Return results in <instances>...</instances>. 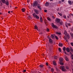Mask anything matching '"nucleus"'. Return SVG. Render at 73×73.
Wrapping results in <instances>:
<instances>
[{"instance_id":"nucleus-17","label":"nucleus","mask_w":73,"mask_h":73,"mask_svg":"<svg viewBox=\"0 0 73 73\" xmlns=\"http://www.w3.org/2000/svg\"><path fill=\"white\" fill-rule=\"evenodd\" d=\"M68 3L69 4H70V5H72V2H71V1H68Z\"/></svg>"},{"instance_id":"nucleus-19","label":"nucleus","mask_w":73,"mask_h":73,"mask_svg":"<svg viewBox=\"0 0 73 73\" xmlns=\"http://www.w3.org/2000/svg\"><path fill=\"white\" fill-rule=\"evenodd\" d=\"M59 46H61V47H62V43H59Z\"/></svg>"},{"instance_id":"nucleus-56","label":"nucleus","mask_w":73,"mask_h":73,"mask_svg":"<svg viewBox=\"0 0 73 73\" xmlns=\"http://www.w3.org/2000/svg\"><path fill=\"white\" fill-rule=\"evenodd\" d=\"M29 18H30V19H32V17H29Z\"/></svg>"},{"instance_id":"nucleus-64","label":"nucleus","mask_w":73,"mask_h":73,"mask_svg":"<svg viewBox=\"0 0 73 73\" xmlns=\"http://www.w3.org/2000/svg\"><path fill=\"white\" fill-rule=\"evenodd\" d=\"M72 10L73 11V9H72Z\"/></svg>"},{"instance_id":"nucleus-33","label":"nucleus","mask_w":73,"mask_h":73,"mask_svg":"<svg viewBox=\"0 0 73 73\" xmlns=\"http://www.w3.org/2000/svg\"><path fill=\"white\" fill-rule=\"evenodd\" d=\"M52 26L53 27H54L55 25H54V23H52Z\"/></svg>"},{"instance_id":"nucleus-1","label":"nucleus","mask_w":73,"mask_h":73,"mask_svg":"<svg viewBox=\"0 0 73 73\" xmlns=\"http://www.w3.org/2000/svg\"><path fill=\"white\" fill-rule=\"evenodd\" d=\"M32 15L34 17H36V19H39L40 18V17H39L37 16V15L35 14V13L33 14Z\"/></svg>"},{"instance_id":"nucleus-40","label":"nucleus","mask_w":73,"mask_h":73,"mask_svg":"<svg viewBox=\"0 0 73 73\" xmlns=\"http://www.w3.org/2000/svg\"><path fill=\"white\" fill-rule=\"evenodd\" d=\"M71 57L72 59L73 60V54L71 56Z\"/></svg>"},{"instance_id":"nucleus-9","label":"nucleus","mask_w":73,"mask_h":73,"mask_svg":"<svg viewBox=\"0 0 73 73\" xmlns=\"http://www.w3.org/2000/svg\"><path fill=\"white\" fill-rule=\"evenodd\" d=\"M37 7L39 9H40V11H41V6H40V5H39L37 6Z\"/></svg>"},{"instance_id":"nucleus-8","label":"nucleus","mask_w":73,"mask_h":73,"mask_svg":"<svg viewBox=\"0 0 73 73\" xmlns=\"http://www.w3.org/2000/svg\"><path fill=\"white\" fill-rule=\"evenodd\" d=\"M49 42L50 44H53V40H52L51 38H49Z\"/></svg>"},{"instance_id":"nucleus-26","label":"nucleus","mask_w":73,"mask_h":73,"mask_svg":"<svg viewBox=\"0 0 73 73\" xmlns=\"http://www.w3.org/2000/svg\"><path fill=\"white\" fill-rule=\"evenodd\" d=\"M67 37L68 39H69L70 38V36L69 35H67Z\"/></svg>"},{"instance_id":"nucleus-42","label":"nucleus","mask_w":73,"mask_h":73,"mask_svg":"<svg viewBox=\"0 0 73 73\" xmlns=\"http://www.w3.org/2000/svg\"><path fill=\"white\" fill-rule=\"evenodd\" d=\"M30 1H31V0H27V1L28 3H29L30 2Z\"/></svg>"},{"instance_id":"nucleus-61","label":"nucleus","mask_w":73,"mask_h":73,"mask_svg":"<svg viewBox=\"0 0 73 73\" xmlns=\"http://www.w3.org/2000/svg\"><path fill=\"white\" fill-rule=\"evenodd\" d=\"M49 68H50V66H49Z\"/></svg>"},{"instance_id":"nucleus-41","label":"nucleus","mask_w":73,"mask_h":73,"mask_svg":"<svg viewBox=\"0 0 73 73\" xmlns=\"http://www.w3.org/2000/svg\"><path fill=\"white\" fill-rule=\"evenodd\" d=\"M46 65H47V66H48V63H47V62L46 63Z\"/></svg>"},{"instance_id":"nucleus-11","label":"nucleus","mask_w":73,"mask_h":73,"mask_svg":"<svg viewBox=\"0 0 73 73\" xmlns=\"http://www.w3.org/2000/svg\"><path fill=\"white\" fill-rule=\"evenodd\" d=\"M59 61L60 62H62L63 61V60H64V59H63V58H60L59 59Z\"/></svg>"},{"instance_id":"nucleus-7","label":"nucleus","mask_w":73,"mask_h":73,"mask_svg":"<svg viewBox=\"0 0 73 73\" xmlns=\"http://www.w3.org/2000/svg\"><path fill=\"white\" fill-rule=\"evenodd\" d=\"M63 49L64 52V53H65L66 54H67L66 52H65V50H66V47H64L63 48Z\"/></svg>"},{"instance_id":"nucleus-51","label":"nucleus","mask_w":73,"mask_h":73,"mask_svg":"<svg viewBox=\"0 0 73 73\" xmlns=\"http://www.w3.org/2000/svg\"><path fill=\"white\" fill-rule=\"evenodd\" d=\"M26 72V70H23V72Z\"/></svg>"},{"instance_id":"nucleus-15","label":"nucleus","mask_w":73,"mask_h":73,"mask_svg":"<svg viewBox=\"0 0 73 73\" xmlns=\"http://www.w3.org/2000/svg\"><path fill=\"white\" fill-rule=\"evenodd\" d=\"M66 51L67 52H69L70 50H69V48H66Z\"/></svg>"},{"instance_id":"nucleus-4","label":"nucleus","mask_w":73,"mask_h":73,"mask_svg":"<svg viewBox=\"0 0 73 73\" xmlns=\"http://www.w3.org/2000/svg\"><path fill=\"white\" fill-rule=\"evenodd\" d=\"M35 13L37 15H38V13H39V12L38 11V10L37 9H35L34 10Z\"/></svg>"},{"instance_id":"nucleus-13","label":"nucleus","mask_w":73,"mask_h":73,"mask_svg":"<svg viewBox=\"0 0 73 73\" xmlns=\"http://www.w3.org/2000/svg\"><path fill=\"white\" fill-rule=\"evenodd\" d=\"M55 35L53 34L51 35V37L52 38H55Z\"/></svg>"},{"instance_id":"nucleus-21","label":"nucleus","mask_w":73,"mask_h":73,"mask_svg":"<svg viewBox=\"0 0 73 73\" xmlns=\"http://www.w3.org/2000/svg\"><path fill=\"white\" fill-rule=\"evenodd\" d=\"M64 35H65L66 36V35H67L68 34L67 33V32H66V31H64Z\"/></svg>"},{"instance_id":"nucleus-36","label":"nucleus","mask_w":73,"mask_h":73,"mask_svg":"<svg viewBox=\"0 0 73 73\" xmlns=\"http://www.w3.org/2000/svg\"><path fill=\"white\" fill-rule=\"evenodd\" d=\"M55 37L56 39V40H58V37H57V36H55Z\"/></svg>"},{"instance_id":"nucleus-58","label":"nucleus","mask_w":73,"mask_h":73,"mask_svg":"<svg viewBox=\"0 0 73 73\" xmlns=\"http://www.w3.org/2000/svg\"><path fill=\"white\" fill-rule=\"evenodd\" d=\"M8 13H10V11H8Z\"/></svg>"},{"instance_id":"nucleus-59","label":"nucleus","mask_w":73,"mask_h":73,"mask_svg":"<svg viewBox=\"0 0 73 73\" xmlns=\"http://www.w3.org/2000/svg\"><path fill=\"white\" fill-rule=\"evenodd\" d=\"M72 30H73V27H72Z\"/></svg>"},{"instance_id":"nucleus-60","label":"nucleus","mask_w":73,"mask_h":73,"mask_svg":"<svg viewBox=\"0 0 73 73\" xmlns=\"http://www.w3.org/2000/svg\"><path fill=\"white\" fill-rule=\"evenodd\" d=\"M71 16H73V14H71Z\"/></svg>"},{"instance_id":"nucleus-46","label":"nucleus","mask_w":73,"mask_h":73,"mask_svg":"<svg viewBox=\"0 0 73 73\" xmlns=\"http://www.w3.org/2000/svg\"><path fill=\"white\" fill-rule=\"evenodd\" d=\"M52 18H53V19H54V16H52Z\"/></svg>"},{"instance_id":"nucleus-50","label":"nucleus","mask_w":73,"mask_h":73,"mask_svg":"<svg viewBox=\"0 0 73 73\" xmlns=\"http://www.w3.org/2000/svg\"><path fill=\"white\" fill-rule=\"evenodd\" d=\"M54 58L55 59H57V57H54Z\"/></svg>"},{"instance_id":"nucleus-25","label":"nucleus","mask_w":73,"mask_h":73,"mask_svg":"<svg viewBox=\"0 0 73 73\" xmlns=\"http://www.w3.org/2000/svg\"><path fill=\"white\" fill-rule=\"evenodd\" d=\"M22 11L23 12H25V9L23 8L22 9Z\"/></svg>"},{"instance_id":"nucleus-39","label":"nucleus","mask_w":73,"mask_h":73,"mask_svg":"<svg viewBox=\"0 0 73 73\" xmlns=\"http://www.w3.org/2000/svg\"><path fill=\"white\" fill-rule=\"evenodd\" d=\"M66 69H69V67L68 66H66Z\"/></svg>"},{"instance_id":"nucleus-22","label":"nucleus","mask_w":73,"mask_h":73,"mask_svg":"<svg viewBox=\"0 0 73 73\" xmlns=\"http://www.w3.org/2000/svg\"><path fill=\"white\" fill-rule=\"evenodd\" d=\"M53 28H55L56 29H57V26H56L55 25L53 27Z\"/></svg>"},{"instance_id":"nucleus-37","label":"nucleus","mask_w":73,"mask_h":73,"mask_svg":"<svg viewBox=\"0 0 73 73\" xmlns=\"http://www.w3.org/2000/svg\"><path fill=\"white\" fill-rule=\"evenodd\" d=\"M70 44L72 45V46H73V42L71 43Z\"/></svg>"},{"instance_id":"nucleus-62","label":"nucleus","mask_w":73,"mask_h":73,"mask_svg":"<svg viewBox=\"0 0 73 73\" xmlns=\"http://www.w3.org/2000/svg\"><path fill=\"white\" fill-rule=\"evenodd\" d=\"M1 12H0V15H1Z\"/></svg>"},{"instance_id":"nucleus-53","label":"nucleus","mask_w":73,"mask_h":73,"mask_svg":"<svg viewBox=\"0 0 73 73\" xmlns=\"http://www.w3.org/2000/svg\"><path fill=\"white\" fill-rule=\"evenodd\" d=\"M0 3H1V5H2V2H1H1H0Z\"/></svg>"},{"instance_id":"nucleus-10","label":"nucleus","mask_w":73,"mask_h":73,"mask_svg":"<svg viewBox=\"0 0 73 73\" xmlns=\"http://www.w3.org/2000/svg\"><path fill=\"white\" fill-rule=\"evenodd\" d=\"M5 4L7 5H9V1H6L5 2Z\"/></svg>"},{"instance_id":"nucleus-32","label":"nucleus","mask_w":73,"mask_h":73,"mask_svg":"<svg viewBox=\"0 0 73 73\" xmlns=\"http://www.w3.org/2000/svg\"><path fill=\"white\" fill-rule=\"evenodd\" d=\"M56 33V34H57V35H61V33H58L57 32Z\"/></svg>"},{"instance_id":"nucleus-44","label":"nucleus","mask_w":73,"mask_h":73,"mask_svg":"<svg viewBox=\"0 0 73 73\" xmlns=\"http://www.w3.org/2000/svg\"><path fill=\"white\" fill-rule=\"evenodd\" d=\"M40 21L41 22H42V19H40Z\"/></svg>"},{"instance_id":"nucleus-16","label":"nucleus","mask_w":73,"mask_h":73,"mask_svg":"<svg viewBox=\"0 0 73 73\" xmlns=\"http://www.w3.org/2000/svg\"><path fill=\"white\" fill-rule=\"evenodd\" d=\"M65 58L66 61H69V59H68V58H67V56H65Z\"/></svg>"},{"instance_id":"nucleus-63","label":"nucleus","mask_w":73,"mask_h":73,"mask_svg":"<svg viewBox=\"0 0 73 73\" xmlns=\"http://www.w3.org/2000/svg\"><path fill=\"white\" fill-rule=\"evenodd\" d=\"M10 8H11V7H12V6H10Z\"/></svg>"},{"instance_id":"nucleus-6","label":"nucleus","mask_w":73,"mask_h":73,"mask_svg":"<svg viewBox=\"0 0 73 73\" xmlns=\"http://www.w3.org/2000/svg\"><path fill=\"white\" fill-rule=\"evenodd\" d=\"M66 26V27H67V28H68V26H70L71 25H70V24L69 23H65Z\"/></svg>"},{"instance_id":"nucleus-12","label":"nucleus","mask_w":73,"mask_h":73,"mask_svg":"<svg viewBox=\"0 0 73 73\" xmlns=\"http://www.w3.org/2000/svg\"><path fill=\"white\" fill-rule=\"evenodd\" d=\"M45 6H46V7H48V6H49V3L48 2H46L45 3Z\"/></svg>"},{"instance_id":"nucleus-45","label":"nucleus","mask_w":73,"mask_h":73,"mask_svg":"<svg viewBox=\"0 0 73 73\" xmlns=\"http://www.w3.org/2000/svg\"><path fill=\"white\" fill-rule=\"evenodd\" d=\"M44 12H47V10H44Z\"/></svg>"},{"instance_id":"nucleus-48","label":"nucleus","mask_w":73,"mask_h":73,"mask_svg":"<svg viewBox=\"0 0 73 73\" xmlns=\"http://www.w3.org/2000/svg\"><path fill=\"white\" fill-rule=\"evenodd\" d=\"M58 14H59V15H60V16H61V14L59 13H58Z\"/></svg>"},{"instance_id":"nucleus-52","label":"nucleus","mask_w":73,"mask_h":73,"mask_svg":"<svg viewBox=\"0 0 73 73\" xmlns=\"http://www.w3.org/2000/svg\"><path fill=\"white\" fill-rule=\"evenodd\" d=\"M42 35V33H40L39 34V35Z\"/></svg>"},{"instance_id":"nucleus-23","label":"nucleus","mask_w":73,"mask_h":73,"mask_svg":"<svg viewBox=\"0 0 73 73\" xmlns=\"http://www.w3.org/2000/svg\"><path fill=\"white\" fill-rule=\"evenodd\" d=\"M70 50L72 52H73V50L72 49V48L71 47H70Z\"/></svg>"},{"instance_id":"nucleus-38","label":"nucleus","mask_w":73,"mask_h":73,"mask_svg":"<svg viewBox=\"0 0 73 73\" xmlns=\"http://www.w3.org/2000/svg\"><path fill=\"white\" fill-rule=\"evenodd\" d=\"M60 25H62V22L61 21V22H60Z\"/></svg>"},{"instance_id":"nucleus-43","label":"nucleus","mask_w":73,"mask_h":73,"mask_svg":"<svg viewBox=\"0 0 73 73\" xmlns=\"http://www.w3.org/2000/svg\"><path fill=\"white\" fill-rule=\"evenodd\" d=\"M63 17L64 18V19H66V17L65 16H63Z\"/></svg>"},{"instance_id":"nucleus-34","label":"nucleus","mask_w":73,"mask_h":73,"mask_svg":"<svg viewBox=\"0 0 73 73\" xmlns=\"http://www.w3.org/2000/svg\"><path fill=\"white\" fill-rule=\"evenodd\" d=\"M59 50L60 52H61V48H59Z\"/></svg>"},{"instance_id":"nucleus-20","label":"nucleus","mask_w":73,"mask_h":73,"mask_svg":"<svg viewBox=\"0 0 73 73\" xmlns=\"http://www.w3.org/2000/svg\"><path fill=\"white\" fill-rule=\"evenodd\" d=\"M52 62L53 65H56V63L55 61H53Z\"/></svg>"},{"instance_id":"nucleus-55","label":"nucleus","mask_w":73,"mask_h":73,"mask_svg":"<svg viewBox=\"0 0 73 73\" xmlns=\"http://www.w3.org/2000/svg\"><path fill=\"white\" fill-rule=\"evenodd\" d=\"M62 2H64V0H62Z\"/></svg>"},{"instance_id":"nucleus-3","label":"nucleus","mask_w":73,"mask_h":73,"mask_svg":"<svg viewBox=\"0 0 73 73\" xmlns=\"http://www.w3.org/2000/svg\"><path fill=\"white\" fill-rule=\"evenodd\" d=\"M38 5V2L37 1H35L33 3V7H36Z\"/></svg>"},{"instance_id":"nucleus-5","label":"nucleus","mask_w":73,"mask_h":73,"mask_svg":"<svg viewBox=\"0 0 73 73\" xmlns=\"http://www.w3.org/2000/svg\"><path fill=\"white\" fill-rule=\"evenodd\" d=\"M56 23H60V19L58 18H57L56 19Z\"/></svg>"},{"instance_id":"nucleus-28","label":"nucleus","mask_w":73,"mask_h":73,"mask_svg":"<svg viewBox=\"0 0 73 73\" xmlns=\"http://www.w3.org/2000/svg\"><path fill=\"white\" fill-rule=\"evenodd\" d=\"M40 68H42L44 66V65H40Z\"/></svg>"},{"instance_id":"nucleus-47","label":"nucleus","mask_w":73,"mask_h":73,"mask_svg":"<svg viewBox=\"0 0 73 73\" xmlns=\"http://www.w3.org/2000/svg\"><path fill=\"white\" fill-rule=\"evenodd\" d=\"M64 39H65V40H67V37H65V38H64Z\"/></svg>"},{"instance_id":"nucleus-54","label":"nucleus","mask_w":73,"mask_h":73,"mask_svg":"<svg viewBox=\"0 0 73 73\" xmlns=\"http://www.w3.org/2000/svg\"><path fill=\"white\" fill-rule=\"evenodd\" d=\"M40 19H42V17H40Z\"/></svg>"},{"instance_id":"nucleus-30","label":"nucleus","mask_w":73,"mask_h":73,"mask_svg":"<svg viewBox=\"0 0 73 73\" xmlns=\"http://www.w3.org/2000/svg\"><path fill=\"white\" fill-rule=\"evenodd\" d=\"M51 72H54V69L53 68H52L51 69Z\"/></svg>"},{"instance_id":"nucleus-49","label":"nucleus","mask_w":73,"mask_h":73,"mask_svg":"<svg viewBox=\"0 0 73 73\" xmlns=\"http://www.w3.org/2000/svg\"><path fill=\"white\" fill-rule=\"evenodd\" d=\"M66 42H68V39L66 40Z\"/></svg>"},{"instance_id":"nucleus-2","label":"nucleus","mask_w":73,"mask_h":73,"mask_svg":"<svg viewBox=\"0 0 73 73\" xmlns=\"http://www.w3.org/2000/svg\"><path fill=\"white\" fill-rule=\"evenodd\" d=\"M60 67L61 69L63 71V72L66 71V70L65 69V67H64V66H60Z\"/></svg>"},{"instance_id":"nucleus-57","label":"nucleus","mask_w":73,"mask_h":73,"mask_svg":"<svg viewBox=\"0 0 73 73\" xmlns=\"http://www.w3.org/2000/svg\"><path fill=\"white\" fill-rule=\"evenodd\" d=\"M50 1H52L53 0H50Z\"/></svg>"},{"instance_id":"nucleus-27","label":"nucleus","mask_w":73,"mask_h":73,"mask_svg":"<svg viewBox=\"0 0 73 73\" xmlns=\"http://www.w3.org/2000/svg\"><path fill=\"white\" fill-rule=\"evenodd\" d=\"M60 65H64V63L62 62H60Z\"/></svg>"},{"instance_id":"nucleus-35","label":"nucleus","mask_w":73,"mask_h":73,"mask_svg":"<svg viewBox=\"0 0 73 73\" xmlns=\"http://www.w3.org/2000/svg\"><path fill=\"white\" fill-rule=\"evenodd\" d=\"M49 29H48V28H47V29H46V31H47V32H49Z\"/></svg>"},{"instance_id":"nucleus-24","label":"nucleus","mask_w":73,"mask_h":73,"mask_svg":"<svg viewBox=\"0 0 73 73\" xmlns=\"http://www.w3.org/2000/svg\"><path fill=\"white\" fill-rule=\"evenodd\" d=\"M70 35L72 37V38H73V34L72 33H70Z\"/></svg>"},{"instance_id":"nucleus-18","label":"nucleus","mask_w":73,"mask_h":73,"mask_svg":"<svg viewBox=\"0 0 73 73\" xmlns=\"http://www.w3.org/2000/svg\"><path fill=\"white\" fill-rule=\"evenodd\" d=\"M1 1L3 4H5V3L6 1L5 0H1Z\"/></svg>"},{"instance_id":"nucleus-29","label":"nucleus","mask_w":73,"mask_h":73,"mask_svg":"<svg viewBox=\"0 0 73 73\" xmlns=\"http://www.w3.org/2000/svg\"><path fill=\"white\" fill-rule=\"evenodd\" d=\"M56 71H58L59 70V69L57 68V67L56 68Z\"/></svg>"},{"instance_id":"nucleus-14","label":"nucleus","mask_w":73,"mask_h":73,"mask_svg":"<svg viewBox=\"0 0 73 73\" xmlns=\"http://www.w3.org/2000/svg\"><path fill=\"white\" fill-rule=\"evenodd\" d=\"M35 29H36L37 31H39V30L38 31V27H37V26L35 25Z\"/></svg>"},{"instance_id":"nucleus-31","label":"nucleus","mask_w":73,"mask_h":73,"mask_svg":"<svg viewBox=\"0 0 73 73\" xmlns=\"http://www.w3.org/2000/svg\"><path fill=\"white\" fill-rule=\"evenodd\" d=\"M47 19L48 20H49V21H50L51 20V19H50V18L49 17H48L47 18Z\"/></svg>"}]
</instances>
